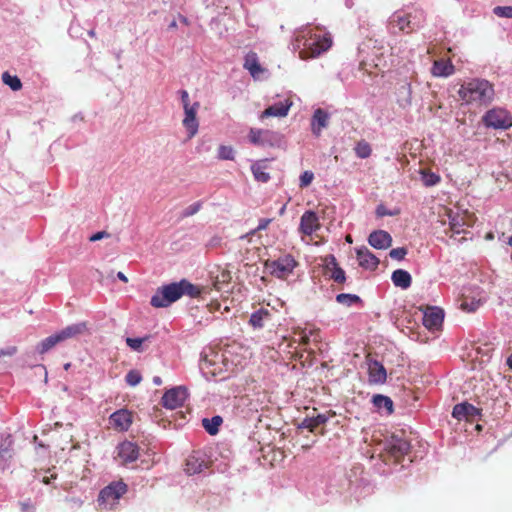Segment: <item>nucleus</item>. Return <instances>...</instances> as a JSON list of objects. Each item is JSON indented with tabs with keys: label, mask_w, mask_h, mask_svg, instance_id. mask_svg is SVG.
<instances>
[{
	"label": "nucleus",
	"mask_w": 512,
	"mask_h": 512,
	"mask_svg": "<svg viewBox=\"0 0 512 512\" xmlns=\"http://www.w3.org/2000/svg\"><path fill=\"white\" fill-rule=\"evenodd\" d=\"M443 310L438 307H429L423 316V325L429 330L438 329L443 322Z\"/></svg>",
	"instance_id": "obj_17"
},
{
	"label": "nucleus",
	"mask_w": 512,
	"mask_h": 512,
	"mask_svg": "<svg viewBox=\"0 0 512 512\" xmlns=\"http://www.w3.org/2000/svg\"><path fill=\"white\" fill-rule=\"evenodd\" d=\"M87 330L86 322H79L68 325L61 331L57 332L61 342L70 338H74L78 335L83 334Z\"/></svg>",
	"instance_id": "obj_24"
},
{
	"label": "nucleus",
	"mask_w": 512,
	"mask_h": 512,
	"mask_svg": "<svg viewBox=\"0 0 512 512\" xmlns=\"http://www.w3.org/2000/svg\"><path fill=\"white\" fill-rule=\"evenodd\" d=\"M208 468V463L204 458V455L195 452L188 456L185 464V471L189 475L201 473L203 470Z\"/></svg>",
	"instance_id": "obj_16"
},
{
	"label": "nucleus",
	"mask_w": 512,
	"mask_h": 512,
	"mask_svg": "<svg viewBox=\"0 0 512 512\" xmlns=\"http://www.w3.org/2000/svg\"><path fill=\"white\" fill-rule=\"evenodd\" d=\"M391 280L396 287H400L401 289H408L412 283L410 273L403 269L395 270L391 275Z\"/></svg>",
	"instance_id": "obj_27"
},
{
	"label": "nucleus",
	"mask_w": 512,
	"mask_h": 512,
	"mask_svg": "<svg viewBox=\"0 0 512 512\" xmlns=\"http://www.w3.org/2000/svg\"><path fill=\"white\" fill-rule=\"evenodd\" d=\"M368 376L371 384H384L387 380V371L379 361L369 360Z\"/></svg>",
	"instance_id": "obj_18"
},
{
	"label": "nucleus",
	"mask_w": 512,
	"mask_h": 512,
	"mask_svg": "<svg viewBox=\"0 0 512 512\" xmlns=\"http://www.w3.org/2000/svg\"><path fill=\"white\" fill-rule=\"evenodd\" d=\"M332 45L331 36L328 33H317L310 26L302 27L295 33L294 49L299 50L301 59L316 58L326 52Z\"/></svg>",
	"instance_id": "obj_1"
},
{
	"label": "nucleus",
	"mask_w": 512,
	"mask_h": 512,
	"mask_svg": "<svg viewBox=\"0 0 512 512\" xmlns=\"http://www.w3.org/2000/svg\"><path fill=\"white\" fill-rule=\"evenodd\" d=\"M117 278L119 280H121L122 282H125V283L128 282V279H127L126 275L123 272H118L117 273Z\"/></svg>",
	"instance_id": "obj_58"
},
{
	"label": "nucleus",
	"mask_w": 512,
	"mask_h": 512,
	"mask_svg": "<svg viewBox=\"0 0 512 512\" xmlns=\"http://www.w3.org/2000/svg\"><path fill=\"white\" fill-rule=\"evenodd\" d=\"M372 149L368 142L359 141L355 146V153L361 159H366L371 155Z\"/></svg>",
	"instance_id": "obj_40"
},
{
	"label": "nucleus",
	"mask_w": 512,
	"mask_h": 512,
	"mask_svg": "<svg viewBox=\"0 0 512 512\" xmlns=\"http://www.w3.org/2000/svg\"><path fill=\"white\" fill-rule=\"evenodd\" d=\"M125 381L129 386L135 387L142 381V375L138 370H130L125 376Z\"/></svg>",
	"instance_id": "obj_42"
},
{
	"label": "nucleus",
	"mask_w": 512,
	"mask_h": 512,
	"mask_svg": "<svg viewBox=\"0 0 512 512\" xmlns=\"http://www.w3.org/2000/svg\"><path fill=\"white\" fill-rule=\"evenodd\" d=\"M199 107V102H194L191 106L183 108L185 114L183 119V126L187 130L189 139L193 138L198 132L199 123L196 118V114Z\"/></svg>",
	"instance_id": "obj_12"
},
{
	"label": "nucleus",
	"mask_w": 512,
	"mask_h": 512,
	"mask_svg": "<svg viewBox=\"0 0 512 512\" xmlns=\"http://www.w3.org/2000/svg\"><path fill=\"white\" fill-rule=\"evenodd\" d=\"M22 510L28 511L30 509H35L34 503L31 500H25L21 502Z\"/></svg>",
	"instance_id": "obj_56"
},
{
	"label": "nucleus",
	"mask_w": 512,
	"mask_h": 512,
	"mask_svg": "<svg viewBox=\"0 0 512 512\" xmlns=\"http://www.w3.org/2000/svg\"><path fill=\"white\" fill-rule=\"evenodd\" d=\"M449 225L450 230L454 234L462 233L464 231V226L466 225L464 216H461L459 214L449 215Z\"/></svg>",
	"instance_id": "obj_36"
},
{
	"label": "nucleus",
	"mask_w": 512,
	"mask_h": 512,
	"mask_svg": "<svg viewBox=\"0 0 512 512\" xmlns=\"http://www.w3.org/2000/svg\"><path fill=\"white\" fill-rule=\"evenodd\" d=\"M285 211H286V205H283V206L280 208V210H279V214H280V215H284Z\"/></svg>",
	"instance_id": "obj_61"
},
{
	"label": "nucleus",
	"mask_w": 512,
	"mask_h": 512,
	"mask_svg": "<svg viewBox=\"0 0 512 512\" xmlns=\"http://www.w3.org/2000/svg\"><path fill=\"white\" fill-rule=\"evenodd\" d=\"M330 115L323 109L318 108L314 111L311 129L314 135L319 136L322 129L328 126Z\"/></svg>",
	"instance_id": "obj_22"
},
{
	"label": "nucleus",
	"mask_w": 512,
	"mask_h": 512,
	"mask_svg": "<svg viewBox=\"0 0 512 512\" xmlns=\"http://www.w3.org/2000/svg\"><path fill=\"white\" fill-rule=\"evenodd\" d=\"M506 364L512 370V354L507 358Z\"/></svg>",
	"instance_id": "obj_60"
},
{
	"label": "nucleus",
	"mask_w": 512,
	"mask_h": 512,
	"mask_svg": "<svg viewBox=\"0 0 512 512\" xmlns=\"http://www.w3.org/2000/svg\"><path fill=\"white\" fill-rule=\"evenodd\" d=\"M222 422V417L216 415L213 416L212 418H204L202 420V425L210 435H216L219 431V427L221 426Z\"/></svg>",
	"instance_id": "obj_34"
},
{
	"label": "nucleus",
	"mask_w": 512,
	"mask_h": 512,
	"mask_svg": "<svg viewBox=\"0 0 512 512\" xmlns=\"http://www.w3.org/2000/svg\"><path fill=\"white\" fill-rule=\"evenodd\" d=\"M179 94H180V98H181V102H182L183 108L191 106V104L189 102V94H188V92L186 90H180Z\"/></svg>",
	"instance_id": "obj_55"
},
{
	"label": "nucleus",
	"mask_w": 512,
	"mask_h": 512,
	"mask_svg": "<svg viewBox=\"0 0 512 512\" xmlns=\"http://www.w3.org/2000/svg\"><path fill=\"white\" fill-rule=\"evenodd\" d=\"M372 403L379 412H385L388 415L393 412V401L388 396L376 394L372 397Z\"/></svg>",
	"instance_id": "obj_29"
},
{
	"label": "nucleus",
	"mask_w": 512,
	"mask_h": 512,
	"mask_svg": "<svg viewBox=\"0 0 512 512\" xmlns=\"http://www.w3.org/2000/svg\"><path fill=\"white\" fill-rule=\"evenodd\" d=\"M421 174H422V181H423L424 185L427 187L435 186L441 180L440 176L433 172L422 171Z\"/></svg>",
	"instance_id": "obj_41"
},
{
	"label": "nucleus",
	"mask_w": 512,
	"mask_h": 512,
	"mask_svg": "<svg viewBox=\"0 0 512 512\" xmlns=\"http://www.w3.org/2000/svg\"><path fill=\"white\" fill-rule=\"evenodd\" d=\"M224 365L223 354L209 348L208 351L202 353L199 369L206 379H210L221 374Z\"/></svg>",
	"instance_id": "obj_4"
},
{
	"label": "nucleus",
	"mask_w": 512,
	"mask_h": 512,
	"mask_svg": "<svg viewBox=\"0 0 512 512\" xmlns=\"http://www.w3.org/2000/svg\"><path fill=\"white\" fill-rule=\"evenodd\" d=\"M61 340L57 333L45 338L42 340L36 347V351L39 354H44L48 351H50L53 347H55L58 343H60Z\"/></svg>",
	"instance_id": "obj_33"
},
{
	"label": "nucleus",
	"mask_w": 512,
	"mask_h": 512,
	"mask_svg": "<svg viewBox=\"0 0 512 512\" xmlns=\"http://www.w3.org/2000/svg\"><path fill=\"white\" fill-rule=\"evenodd\" d=\"M330 278L336 283H344L346 280L345 271L339 266L331 268Z\"/></svg>",
	"instance_id": "obj_44"
},
{
	"label": "nucleus",
	"mask_w": 512,
	"mask_h": 512,
	"mask_svg": "<svg viewBox=\"0 0 512 512\" xmlns=\"http://www.w3.org/2000/svg\"><path fill=\"white\" fill-rule=\"evenodd\" d=\"M218 158L221 160H233L234 150L231 146L221 145L218 149Z\"/></svg>",
	"instance_id": "obj_43"
},
{
	"label": "nucleus",
	"mask_w": 512,
	"mask_h": 512,
	"mask_svg": "<svg viewBox=\"0 0 512 512\" xmlns=\"http://www.w3.org/2000/svg\"><path fill=\"white\" fill-rule=\"evenodd\" d=\"M17 353L16 346H9L3 349H0V358L4 356H13Z\"/></svg>",
	"instance_id": "obj_53"
},
{
	"label": "nucleus",
	"mask_w": 512,
	"mask_h": 512,
	"mask_svg": "<svg viewBox=\"0 0 512 512\" xmlns=\"http://www.w3.org/2000/svg\"><path fill=\"white\" fill-rule=\"evenodd\" d=\"M385 447L390 456L399 463L401 459H404V457L409 454L411 444L410 441L405 438L404 432L399 431L398 433H393L390 438L387 439Z\"/></svg>",
	"instance_id": "obj_9"
},
{
	"label": "nucleus",
	"mask_w": 512,
	"mask_h": 512,
	"mask_svg": "<svg viewBox=\"0 0 512 512\" xmlns=\"http://www.w3.org/2000/svg\"><path fill=\"white\" fill-rule=\"evenodd\" d=\"M454 66L445 60H436L431 68V73L436 77H448L454 73Z\"/></svg>",
	"instance_id": "obj_26"
},
{
	"label": "nucleus",
	"mask_w": 512,
	"mask_h": 512,
	"mask_svg": "<svg viewBox=\"0 0 512 512\" xmlns=\"http://www.w3.org/2000/svg\"><path fill=\"white\" fill-rule=\"evenodd\" d=\"M328 421V417L325 414H318L314 417H306L303 419L299 428H306L310 432H314L317 427L324 425Z\"/></svg>",
	"instance_id": "obj_30"
},
{
	"label": "nucleus",
	"mask_w": 512,
	"mask_h": 512,
	"mask_svg": "<svg viewBox=\"0 0 512 512\" xmlns=\"http://www.w3.org/2000/svg\"><path fill=\"white\" fill-rule=\"evenodd\" d=\"M153 383H154L155 385H157V386H160V385L162 384V379H161V377H159V376H154V377H153Z\"/></svg>",
	"instance_id": "obj_59"
},
{
	"label": "nucleus",
	"mask_w": 512,
	"mask_h": 512,
	"mask_svg": "<svg viewBox=\"0 0 512 512\" xmlns=\"http://www.w3.org/2000/svg\"><path fill=\"white\" fill-rule=\"evenodd\" d=\"M295 334L299 336L300 344L305 347L309 345L311 338L314 342H320L321 340L319 329L298 328Z\"/></svg>",
	"instance_id": "obj_28"
},
{
	"label": "nucleus",
	"mask_w": 512,
	"mask_h": 512,
	"mask_svg": "<svg viewBox=\"0 0 512 512\" xmlns=\"http://www.w3.org/2000/svg\"><path fill=\"white\" fill-rule=\"evenodd\" d=\"M336 301L347 307H351L356 304H361V298L356 294L340 293L336 296Z\"/></svg>",
	"instance_id": "obj_37"
},
{
	"label": "nucleus",
	"mask_w": 512,
	"mask_h": 512,
	"mask_svg": "<svg viewBox=\"0 0 512 512\" xmlns=\"http://www.w3.org/2000/svg\"><path fill=\"white\" fill-rule=\"evenodd\" d=\"M422 13H405L403 11L395 12L389 18V28L393 33H396L395 28L398 31L409 33L415 29H417L421 24Z\"/></svg>",
	"instance_id": "obj_5"
},
{
	"label": "nucleus",
	"mask_w": 512,
	"mask_h": 512,
	"mask_svg": "<svg viewBox=\"0 0 512 512\" xmlns=\"http://www.w3.org/2000/svg\"><path fill=\"white\" fill-rule=\"evenodd\" d=\"M458 95L468 105L488 106L494 100L495 90L488 80L472 78L461 84Z\"/></svg>",
	"instance_id": "obj_3"
},
{
	"label": "nucleus",
	"mask_w": 512,
	"mask_h": 512,
	"mask_svg": "<svg viewBox=\"0 0 512 512\" xmlns=\"http://www.w3.org/2000/svg\"><path fill=\"white\" fill-rule=\"evenodd\" d=\"M358 263L361 267L375 270L379 265V259L365 246L356 249Z\"/></svg>",
	"instance_id": "obj_20"
},
{
	"label": "nucleus",
	"mask_w": 512,
	"mask_h": 512,
	"mask_svg": "<svg viewBox=\"0 0 512 512\" xmlns=\"http://www.w3.org/2000/svg\"><path fill=\"white\" fill-rule=\"evenodd\" d=\"M139 456V448L130 441H124L117 446V457L122 464L132 463Z\"/></svg>",
	"instance_id": "obj_14"
},
{
	"label": "nucleus",
	"mask_w": 512,
	"mask_h": 512,
	"mask_svg": "<svg viewBox=\"0 0 512 512\" xmlns=\"http://www.w3.org/2000/svg\"><path fill=\"white\" fill-rule=\"evenodd\" d=\"M127 485L123 481H114L103 488L98 496L102 509L112 510L118 500L127 492Z\"/></svg>",
	"instance_id": "obj_6"
},
{
	"label": "nucleus",
	"mask_w": 512,
	"mask_h": 512,
	"mask_svg": "<svg viewBox=\"0 0 512 512\" xmlns=\"http://www.w3.org/2000/svg\"><path fill=\"white\" fill-rule=\"evenodd\" d=\"M110 423L121 431H126L129 429L132 420L131 415L126 410H118L111 414Z\"/></svg>",
	"instance_id": "obj_23"
},
{
	"label": "nucleus",
	"mask_w": 512,
	"mask_h": 512,
	"mask_svg": "<svg viewBox=\"0 0 512 512\" xmlns=\"http://www.w3.org/2000/svg\"><path fill=\"white\" fill-rule=\"evenodd\" d=\"M201 294V288L192 284L187 279L172 282L158 287L151 297L150 304L155 308H167L182 296L197 298Z\"/></svg>",
	"instance_id": "obj_2"
},
{
	"label": "nucleus",
	"mask_w": 512,
	"mask_h": 512,
	"mask_svg": "<svg viewBox=\"0 0 512 512\" xmlns=\"http://www.w3.org/2000/svg\"><path fill=\"white\" fill-rule=\"evenodd\" d=\"M70 367V363L65 364L64 368L67 370Z\"/></svg>",
	"instance_id": "obj_63"
},
{
	"label": "nucleus",
	"mask_w": 512,
	"mask_h": 512,
	"mask_svg": "<svg viewBox=\"0 0 512 512\" xmlns=\"http://www.w3.org/2000/svg\"><path fill=\"white\" fill-rule=\"evenodd\" d=\"M319 228L320 223L317 214L312 210L305 211L300 218L299 231L310 236Z\"/></svg>",
	"instance_id": "obj_13"
},
{
	"label": "nucleus",
	"mask_w": 512,
	"mask_h": 512,
	"mask_svg": "<svg viewBox=\"0 0 512 512\" xmlns=\"http://www.w3.org/2000/svg\"><path fill=\"white\" fill-rule=\"evenodd\" d=\"M480 415V410L468 402L456 404L452 416L457 420H474Z\"/></svg>",
	"instance_id": "obj_15"
},
{
	"label": "nucleus",
	"mask_w": 512,
	"mask_h": 512,
	"mask_svg": "<svg viewBox=\"0 0 512 512\" xmlns=\"http://www.w3.org/2000/svg\"><path fill=\"white\" fill-rule=\"evenodd\" d=\"M109 236H110V235H109V233H107L106 231H99V232H97V233L93 234V235L89 238V240H90L91 242H96V241H98V240H101V239H104V238H108Z\"/></svg>",
	"instance_id": "obj_54"
},
{
	"label": "nucleus",
	"mask_w": 512,
	"mask_h": 512,
	"mask_svg": "<svg viewBox=\"0 0 512 512\" xmlns=\"http://www.w3.org/2000/svg\"><path fill=\"white\" fill-rule=\"evenodd\" d=\"M368 243L375 249H387L392 244V237L384 230H376L369 235Z\"/></svg>",
	"instance_id": "obj_21"
},
{
	"label": "nucleus",
	"mask_w": 512,
	"mask_h": 512,
	"mask_svg": "<svg viewBox=\"0 0 512 512\" xmlns=\"http://www.w3.org/2000/svg\"><path fill=\"white\" fill-rule=\"evenodd\" d=\"M480 305V302L477 301V302H467V301H464L462 304H461V307L463 310L465 311H468V312H473L475 311Z\"/></svg>",
	"instance_id": "obj_52"
},
{
	"label": "nucleus",
	"mask_w": 512,
	"mask_h": 512,
	"mask_svg": "<svg viewBox=\"0 0 512 512\" xmlns=\"http://www.w3.org/2000/svg\"><path fill=\"white\" fill-rule=\"evenodd\" d=\"M271 314L269 310L261 308L255 312H253L250 316L249 323L255 329H261L264 327L265 321L270 319Z\"/></svg>",
	"instance_id": "obj_31"
},
{
	"label": "nucleus",
	"mask_w": 512,
	"mask_h": 512,
	"mask_svg": "<svg viewBox=\"0 0 512 512\" xmlns=\"http://www.w3.org/2000/svg\"><path fill=\"white\" fill-rule=\"evenodd\" d=\"M11 457L12 454L8 448L0 450V470H4L6 468L8 461Z\"/></svg>",
	"instance_id": "obj_50"
},
{
	"label": "nucleus",
	"mask_w": 512,
	"mask_h": 512,
	"mask_svg": "<svg viewBox=\"0 0 512 512\" xmlns=\"http://www.w3.org/2000/svg\"><path fill=\"white\" fill-rule=\"evenodd\" d=\"M250 143L259 147H273L279 145L281 136L279 133L268 130L251 128L248 134Z\"/></svg>",
	"instance_id": "obj_10"
},
{
	"label": "nucleus",
	"mask_w": 512,
	"mask_h": 512,
	"mask_svg": "<svg viewBox=\"0 0 512 512\" xmlns=\"http://www.w3.org/2000/svg\"><path fill=\"white\" fill-rule=\"evenodd\" d=\"M407 253L408 251L405 247H398L390 250L389 256L394 260L401 261L405 258Z\"/></svg>",
	"instance_id": "obj_47"
},
{
	"label": "nucleus",
	"mask_w": 512,
	"mask_h": 512,
	"mask_svg": "<svg viewBox=\"0 0 512 512\" xmlns=\"http://www.w3.org/2000/svg\"><path fill=\"white\" fill-rule=\"evenodd\" d=\"M412 102V87L410 83H404L398 89V103L401 107L406 108Z\"/></svg>",
	"instance_id": "obj_32"
},
{
	"label": "nucleus",
	"mask_w": 512,
	"mask_h": 512,
	"mask_svg": "<svg viewBox=\"0 0 512 512\" xmlns=\"http://www.w3.org/2000/svg\"><path fill=\"white\" fill-rule=\"evenodd\" d=\"M376 214L379 217L394 216L396 212L389 211L384 205H379L376 208Z\"/></svg>",
	"instance_id": "obj_51"
},
{
	"label": "nucleus",
	"mask_w": 512,
	"mask_h": 512,
	"mask_svg": "<svg viewBox=\"0 0 512 512\" xmlns=\"http://www.w3.org/2000/svg\"><path fill=\"white\" fill-rule=\"evenodd\" d=\"M251 170H252L254 178L258 182L267 183L270 180L269 173L265 171V168L261 164H259V163L253 164L251 166Z\"/></svg>",
	"instance_id": "obj_39"
},
{
	"label": "nucleus",
	"mask_w": 512,
	"mask_h": 512,
	"mask_svg": "<svg viewBox=\"0 0 512 512\" xmlns=\"http://www.w3.org/2000/svg\"><path fill=\"white\" fill-rule=\"evenodd\" d=\"M150 339H151L150 335H146L144 337H138V338L127 337L125 339V342L131 350L141 353L145 350L144 343L149 342Z\"/></svg>",
	"instance_id": "obj_35"
},
{
	"label": "nucleus",
	"mask_w": 512,
	"mask_h": 512,
	"mask_svg": "<svg viewBox=\"0 0 512 512\" xmlns=\"http://www.w3.org/2000/svg\"><path fill=\"white\" fill-rule=\"evenodd\" d=\"M271 221L272 220L269 219V218H262V219H260L258 226L255 229L251 230L245 236H242V238L248 237L249 235H255L257 232L265 230L268 227V225L271 223Z\"/></svg>",
	"instance_id": "obj_49"
},
{
	"label": "nucleus",
	"mask_w": 512,
	"mask_h": 512,
	"mask_svg": "<svg viewBox=\"0 0 512 512\" xmlns=\"http://www.w3.org/2000/svg\"><path fill=\"white\" fill-rule=\"evenodd\" d=\"M338 264H337V261H336V258L333 256V255H330L328 258H327V264H326V267L328 269H331V268H334V267H337Z\"/></svg>",
	"instance_id": "obj_57"
},
{
	"label": "nucleus",
	"mask_w": 512,
	"mask_h": 512,
	"mask_svg": "<svg viewBox=\"0 0 512 512\" xmlns=\"http://www.w3.org/2000/svg\"><path fill=\"white\" fill-rule=\"evenodd\" d=\"M314 179V174L313 172L311 171H304L301 175H300V187L301 188H305V187H308L312 181Z\"/></svg>",
	"instance_id": "obj_48"
},
{
	"label": "nucleus",
	"mask_w": 512,
	"mask_h": 512,
	"mask_svg": "<svg viewBox=\"0 0 512 512\" xmlns=\"http://www.w3.org/2000/svg\"><path fill=\"white\" fill-rule=\"evenodd\" d=\"M2 81L5 85L9 86L13 91H18L22 88V82L16 75H11L9 72L2 74Z\"/></svg>",
	"instance_id": "obj_38"
},
{
	"label": "nucleus",
	"mask_w": 512,
	"mask_h": 512,
	"mask_svg": "<svg viewBox=\"0 0 512 512\" xmlns=\"http://www.w3.org/2000/svg\"><path fill=\"white\" fill-rule=\"evenodd\" d=\"M346 6L350 8L352 6L351 0H346Z\"/></svg>",
	"instance_id": "obj_62"
},
{
	"label": "nucleus",
	"mask_w": 512,
	"mask_h": 512,
	"mask_svg": "<svg viewBox=\"0 0 512 512\" xmlns=\"http://www.w3.org/2000/svg\"><path fill=\"white\" fill-rule=\"evenodd\" d=\"M201 207H202L201 201L194 202L193 204L189 205L182 211V217H184V218L190 217V216L196 214L201 209Z\"/></svg>",
	"instance_id": "obj_45"
},
{
	"label": "nucleus",
	"mask_w": 512,
	"mask_h": 512,
	"mask_svg": "<svg viewBox=\"0 0 512 512\" xmlns=\"http://www.w3.org/2000/svg\"><path fill=\"white\" fill-rule=\"evenodd\" d=\"M482 123L486 128L507 130L512 126V116L506 109L494 107L485 112Z\"/></svg>",
	"instance_id": "obj_7"
},
{
	"label": "nucleus",
	"mask_w": 512,
	"mask_h": 512,
	"mask_svg": "<svg viewBox=\"0 0 512 512\" xmlns=\"http://www.w3.org/2000/svg\"><path fill=\"white\" fill-rule=\"evenodd\" d=\"M188 391L184 386H177L166 391L162 397V405L167 409H176L184 405Z\"/></svg>",
	"instance_id": "obj_11"
},
{
	"label": "nucleus",
	"mask_w": 512,
	"mask_h": 512,
	"mask_svg": "<svg viewBox=\"0 0 512 512\" xmlns=\"http://www.w3.org/2000/svg\"><path fill=\"white\" fill-rule=\"evenodd\" d=\"M493 12L499 17L512 18V6H497Z\"/></svg>",
	"instance_id": "obj_46"
},
{
	"label": "nucleus",
	"mask_w": 512,
	"mask_h": 512,
	"mask_svg": "<svg viewBox=\"0 0 512 512\" xmlns=\"http://www.w3.org/2000/svg\"><path fill=\"white\" fill-rule=\"evenodd\" d=\"M296 266L297 261L290 254H285L275 260L265 262V268L278 279H286L293 273Z\"/></svg>",
	"instance_id": "obj_8"
},
{
	"label": "nucleus",
	"mask_w": 512,
	"mask_h": 512,
	"mask_svg": "<svg viewBox=\"0 0 512 512\" xmlns=\"http://www.w3.org/2000/svg\"><path fill=\"white\" fill-rule=\"evenodd\" d=\"M292 102L289 99L274 103L267 107L259 116L261 120L267 117H284L288 114Z\"/></svg>",
	"instance_id": "obj_19"
},
{
	"label": "nucleus",
	"mask_w": 512,
	"mask_h": 512,
	"mask_svg": "<svg viewBox=\"0 0 512 512\" xmlns=\"http://www.w3.org/2000/svg\"><path fill=\"white\" fill-rule=\"evenodd\" d=\"M244 68L249 71L253 78H258L259 75L264 71L261 67L258 56L255 52H249L245 56Z\"/></svg>",
	"instance_id": "obj_25"
}]
</instances>
